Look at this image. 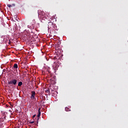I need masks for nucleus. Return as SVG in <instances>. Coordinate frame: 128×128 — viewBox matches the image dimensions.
<instances>
[{
    "instance_id": "nucleus-14",
    "label": "nucleus",
    "mask_w": 128,
    "mask_h": 128,
    "mask_svg": "<svg viewBox=\"0 0 128 128\" xmlns=\"http://www.w3.org/2000/svg\"><path fill=\"white\" fill-rule=\"evenodd\" d=\"M48 24H54V23L51 22H50Z\"/></svg>"
},
{
    "instance_id": "nucleus-12",
    "label": "nucleus",
    "mask_w": 128,
    "mask_h": 128,
    "mask_svg": "<svg viewBox=\"0 0 128 128\" xmlns=\"http://www.w3.org/2000/svg\"><path fill=\"white\" fill-rule=\"evenodd\" d=\"M12 106H14L11 104V106H10V108H12Z\"/></svg>"
},
{
    "instance_id": "nucleus-2",
    "label": "nucleus",
    "mask_w": 128,
    "mask_h": 128,
    "mask_svg": "<svg viewBox=\"0 0 128 128\" xmlns=\"http://www.w3.org/2000/svg\"><path fill=\"white\" fill-rule=\"evenodd\" d=\"M34 96H36V92L32 91V96H30V98L32 100H34Z\"/></svg>"
},
{
    "instance_id": "nucleus-10",
    "label": "nucleus",
    "mask_w": 128,
    "mask_h": 128,
    "mask_svg": "<svg viewBox=\"0 0 128 128\" xmlns=\"http://www.w3.org/2000/svg\"><path fill=\"white\" fill-rule=\"evenodd\" d=\"M2 118H3L4 120H6V116H2Z\"/></svg>"
},
{
    "instance_id": "nucleus-4",
    "label": "nucleus",
    "mask_w": 128,
    "mask_h": 128,
    "mask_svg": "<svg viewBox=\"0 0 128 128\" xmlns=\"http://www.w3.org/2000/svg\"><path fill=\"white\" fill-rule=\"evenodd\" d=\"M13 68L15 70H18V66L16 64H14Z\"/></svg>"
},
{
    "instance_id": "nucleus-17",
    "label": "nucleus",
    "mask_w": 128,
    "mask_h": 128,
    "mask_svg": "<svg viewBox=\"0 0 128 128\" xmlns=\"http://www.w3.org/2000/svg\"><path fill=\"white\" fill-rule=\"evenodd\" d=\"M10 72H12V70H10Z\"/></svg>"
},
{
    "instance_id": "nucleus-1",
    "label": "nucleus",
    "mask_w": 128,
    "mask_h": 128,
    "mask_svg": "<svg viewBox=\"0 0 128 128\" xmlns=\"http://www.w3.org/2000/svg\"><path fill=\"white\" fill-rule=\"evenodd\" d=\"M16 82H18V80L16 79H12L11 80L8 81V88H12L14 86H16Z\"/></svg>"
},
{
    "instance_id": "nucleus-16",
    "label": "nucleus",
    "mask_w": 128,
    "mask_h": 128,
    "mask_svg": "<svg viewBox=\"0 0 128 128\" xmlns=\"http://www.w3.org/2000/svg\"><path fill=\"white\" fill-rule=\"evenodd\" d=\"M9 44H10V40H9V42H8Z\"/></svg>"
},
{
    "instance_id": "nucleus-8",
    "label": "nucleus",
    "mask_w": 128,
    "mask_h": 128,
    "mask_svg": "<svg viewBox=\"0 0 128 128\" xmlns=\"http://www.w3.org/2000/svg\"><path fill=\"white\" fill-rule=\"evenodd\" d=\"M40 14L42 16H44V14H46V13H44V12H41Z\"/></svg>"
},
{
    "instance_id": "nucleus-11",
    "label": "nucleus",
    "mask_w": 128,
    "mask_h": 128,
    "mask_svg": "<svg viewBox=\"0 0 128 128\" xmlns=\"http://www.w3.org/2000/svg\"><path fill=\"white\" fill-rule=\"evenodd\" d=\"M8 8H12V5L8 4Z\"/></svg>"
},
{
    "instance_id": "nucleus-13",
    "label": "nucleus",
    "mask_w": 128,
    "mask_h": 128,
    "mask_svg": "<svg viewBox=\"0 0 128 128\" xmlns=\"http://www.w3.org/2000/svg\"><path fill=\"white\" fill-rule=\"evenodd\" d=\"M34 122H30V124H34Z\"/></svg>"
},
{
    "instance_id": "nucleus-3",
    "label": "nucleus",
    "mask_w": 128,
    "mask_h": 128,
    "mask_svg": "<svg viewBox=\"0 0 128 128\" xmlns=\"http://www.w3.org/2000/svg\"><path fill=\"white\" fill-rule=\"evenodd\" d=\"M40 114H42L40 112V108H39L38 110V114L37 116L38 118H40Z\"/></svg>"
},
{
    "instance_id": "nucleus-9",
    "label": "nucleus",
    "mask_w": 128,
    "mask_h": 128,
    "mask_svg": "<svg viewBox=\"0 0 128 128\" xmlns=\"http://www.w3.org/2000/svg\"><path fill=\"white\" fill-rule=\"evenodd\" d=\"M0 120H1V122H4V118H0Z\"/></svg>"
},
{
    "instance_id": "nucleus-6",
    "label": "nucleus",
    "mask_w": 128,
    "mask_h": 128,
    "mask_svg": "<svg viewBox=\"0 0 128 128\" xmlns=\"http://www.w3.org/2000/svg\"><path fill=\"white\" fill-rule=\"evenodd\" d=\"M65 110H66V112H70V108H68L66 107Z\"/></svg>"
},
{
    "instance_id": "nucleus-18",
    "label": "nucleus",
    "mask_w": 128,
    "mask_h": 128,
    "mask_svg": "<svg viewBox=\"0 0 128 128\" xmlns=\"http://www.w3.org/2000/svg\"><path fill=\"white\" fill-rule=\"evenodd\" d=\"M15 16V18H16V16Z\"/></svg>"
},
{
    "instance_id": "nucleus-7",
    "label": "nucleus",
    "mask_w": 128,
    "mask_h": 128,
    "mask_svg": "<svg viewBox=\"0 0 128 128\" xmlns=\"http://www.w3.org/2000/svg\"><path fill=\"white\" fill-rule=\"evenodd\" d=\"M45 92H46L47 94H50V89H47L46 90H45Z\"/></svg>"
},
{
    "instance_id": "nucleus-15",
    "label": "nucleus",
    "mask_w": 128,
    "mask_h": 128,
    "mask_svg": "<svg viewBox=\"0 0 128 128\" xmlns=\"http://www.w3.org/2000/svg\"><path fill=\"white\" fill-rule=\"evenodd\" d=\"M36 117V114L33 116V118H35Z\"/></svg>"
},
{
    "instance_id": "nucleus-5",
    "label": "nucleus",
    "mask_w": 128,
    "mask_h": 128,
    "mask_svg": "<svg viewBox=\"0 0 128 128\" xmlns=\"http://www.w3.org/2000/svg\"><path fill=\"white\" fill-rule=\"evenodd\" d=\"M22 82H20L18 83V86H22Z\"/></svg>"
}]
</instances>
